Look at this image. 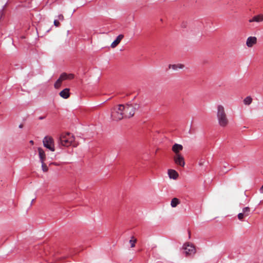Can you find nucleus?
<instances>
[{
    "instance_id": "obj_1",
    "label": "nucleus",
    "mask_w": 263,
    "mask_h": 263,
    "mask_svg": "<svg viewBox=\"0 0 263 263\" xmlns=\"http://www.w3.org/2000/svg\"><path fill=\"white\" fill-rule=\"evenodd\" d=\"M216 116L220 126L225 127L228 125L229 120L225 112L224 108L222 105H218Z\"/></svg>"
},
{
    "instance_id": "obj_2",
    "label": "nucleus",
    "mask_w": 263,
    "mask_h": 263,
    "mask_svg": "<svg viewBox=\"0 0 263 263\" xmlns=\"http://www.w3.org/2000/svg\"><path fill=\"white\" fill-rule=\"evenodd\" d=\"M74 140V136L70 133L62 134L58 139L59 145L64 146H69L71 145Z\"/></svg>"
},
{
    "instance_id": "obj_3",
    "label": "nucleus",
    "mask_w": 263,
    "mask_h": 263,
    "mask_svg": "<svg viewBox=\"0 0 263 263\" xmlns=\"http://www.w3.org/2000/svg\"><path fill=\"white\" fill-rule=\"evenodd\" d=\"M113 120L119 121L124 118V105L120 104L113 108L111 114Z\"/></svg>"
},
{
    "instance_id": "obj_4",
    "label": "nucleus",
    "mask_w": 263,
    "mask_h": 263,
    "mask_svg": "<svg viewBox=\"0 0 263 263\" xmlns=\"http://www.w3.org/2000/svg\"><path fill=\"white\" fill-rule=\"evenodd\" d=\"M139 108V105L135 104L134 105L127 104L124 105V118H129L133 117L135 110Z\"/></svg>"
},
{
    "instance_id": "obj_5",
    "label": "nucleus",
    "mask_w": 263,
    "mask_h": 263,
    "mask_svg": "<svg viewBox=\"0 0 263 263\" xmlns=\"http://www.w3.org/2000/svg\"><path fill=\"white\" fill-rule=\"evenodd\" d=\"M182 249L186 256H191L196 253L195 246L190 242L185 243L182 246Z\"/></svg>"
},
{
    "instance_id": "obj_6",
    "label": "nucleus",
    "mask_w": 263,
    "mask_h": 263,
    "mask_svg": "<svg viewBox=\"0 0 263 263\" xmlns=\"http://www.w3.org/2000/svg\"><path fill=\"white\" fill-rule=\"evenodd\" d=\"M43 143L45 147L52 152L54 151V141L51 137L49 136L45 137L43 139Z\"/></svg>"
},
{
    "instance_id": "obj_7",
    "label": "nucleus",
    "mask_w": 263,
    "mask_h": 263,
    "mask_svg": "<svg viewBox=\"0 0 263 263\" xmlns=\"http://www.w3.org/2000/svg\"><path fill=\"white\" fill-rule=\"evenodd\" d=\"M174 160L176 164L184 167L185 161L183 157L181 154L175 155L174 157Z\"/></svg>"
},
{
    "instance_id": "obj_8",
    "label": "nucleus",
    "mask_w": 263,
    "mask_h": 263,
    "mask_svg": "<svg viewBox=\"0 0 263 263\" xmlns=\"http://www.w3.org/2000/svg\"><path fill=\"white\" fill-rule=\"evenodd\" d=\"M183 149V146L181 144L175 143L172 146V151L175 153V155L180 154L179 152Z\"/></svg>"
},
{
    "instance_id": "obj_9",
    "label": "nucleus",
    "mask_w": 263,
    "mask_h": 263,
    "mask_svg": "<svg viewBox=\"0 0 263 263\" xmlns=\"http://www.w3.org/2000/svg\"><path fill=\"white\" fill-rule=\"evenodd\" d=\"M124 35L123 34L119 35L116 39L111 43V47L112 48H115L121 42V41L123 39Z\"/></svg>"
},
{
    "instance_id": "obj_10",
    "label": "nucleus",
    "mask_w": 263,
    "mask_h": 263,
    "mask_svg": "<svg viewBox=\"0 0 263 263\" xmlns=\"http://www.w3.org/2000/svg\"><path fill=\"white\" fill-rule=\"evenodd\" d=\"M168 175L171 179H176L179 175L178 173L174 170L170 169L168 170Z\"/></svg>"
},
{
    "instance_id": "obj_11",
    "label": "nucleus",
    "mask_w": 263,
    "mask_h": 263,
    "mask_svg": "<svg viewBox=\"0 0 263 263\" xmlns=\"http://www.w3.org/2000/svg\"><path fill=\"white\" fill-rule=\"evenodd\" d=\"M263 21V14H259L257 15L254 16L251 19L249 20L250 23L251 22H261Z\"/></svg>"
},
{
    "instance_id": "obj_12",
    "label": "nucleus",
    "mask_w": 263,
    "mask_h": 263,
    "mask_svg": "<svg viewBox=\"0 0 263 263\" xmlns=\"http://www.w3.org/2000/svg\"><path fill=\"white\" fill-rule=\"evenodd\" d=\"M257 43V38L255 36H249L248 37V47H252Z\"/></svg>"
},
{
    "instance_id": "obj_13",
    "label": "nucleus",
    "mask_w": 263,
    "mask_h": 263,
    "mask_svg": "<svg viewBox=\"0 0 263 263\" xmlns=\"http://www.w3.org/2000/svg\"><path fill=\"white\" fill-rule=\"evenodd\" d=\"M60 96L64 99H67L69 97V89L65 88L60 92Z\"/></svg>"
},
{
    "instance_id": "obj_14",
    "label": "nucleus",
    "mask_w": 263,
    "mask_h": 263,
    "mask_svg": "<svg viewBox=\"0 0 263 263\" xmlns=\"http://www.w3.org/2000/svg\"><path fill=\"white\" fill-rule=\"evenodd\" d=\"M184 67V65L182 64H170L168 65L169 69H173L174 70H177L179 69H182Z\"/></svg>"
},
{
    "instance_id": "obj_15",
    "label": "nucleus",
    "mask_w": 263,
    "mask_h": 263,
    "mask_svg": "<svg viewBox=\"0 0 263 263\" xmlns=\"http://www.w3.org/2000/svg\"><path fill=\"white\" fill-rule=\"evenodd\" d=\"M39 155L41 162H43L44 161L45 158V154L44 150L41 148H38Z\"/></svg>"
},
{
    "instance_id": "obj_16",
    "label": "nucleus",
    "mask_w": 263,
    "mask_h": 263,
    "mask_svg": "<svg viewBox=\"0 0 263 263\" xmlns=\"http://www.w3.org/2000/svg\"><path fill=\"white\" fill-rule=\"evenodd\" d=\"M180 203L179 200L177 198H174L172 199L171 205L172 207L175 208L177 206V205Z\"/></svg>"
},
{
    "instance_id": "obj_17",
    "label": "nucleus",
    "mask_w": 263,
    "mask_h": 263,
    "mask_svg": "<svg viewBox=\"0 0 263 263\" xmlns=\"http://www.w3.org/2000/svg\"><path fill=\"white\" fill-rule=\"evenodd\" d=\"M137 241V239L134 238L133 236L131 238V239L129 240V243L130 244L131 248H134L135 246V243Z\"/></svg>"
},
{
    "instance_id": "obj_18",
    "label": "nucleus",
    "mask_w": 263,
    "mask_h": 263,
    "mask_svg": "<svg viewBox=\"0 0 263 263\" xmlns=\"http://www.w3.org/2000/svg\"><path fill=\"white\" fill-rule=\"evenodd\" d=\"M62 82V80L60 78H59L54 83L55 88H59L61 86Z\"/></svg>"
},
{
    "instance_id": "obj_19",
    "label": "nucleus",
    "mask_w": 263,
    "mask_h": 263,
    "mask_svg": "<svg viewBox=\"0 0 263 263\" xmlns=\"http://www.w3.org/2000/svg\"><path fill=\"white\" fill-rule=\"evenodd\" d=\"M62 81L67 79V74L66 73H63L61 74L59 78Z\"/></svg>"
},
{
    "instance_id": "obj_20",
    "label": "nucleus",
    "mask_w": 263,
    "mask_h": 263,
    "mask_svg": "<svg viewBox=\"0 0 263 263\" xmlns=\"http://www.w3.org/2000/svg\"><path fill=\"white\" fill-rule=\"evenodd\" d=\"M41 163H42V168L43 171L44 172H47L48 168V167L47 166V165L44 163V161Z\"/></svg>"
},
{
    "instance_id": "obj_21",
    "label": "nucleus",
    "mask_w": 263,
    "mask_h": 263,
    "mask_svg": "<svg viewBox=\"0 0 263 263\" xmlns=\"http://www.w3.org/2000/svg\"><path fill=\"white\" fill-rule=\"evenodd\" d=\"M181 28L182 29H185L186 28L187 26V23L186 22H182L181 24Z\"/></svg>"
},
{
    "instance_id": "obj_22",
    "label": "nucleus",
    "mask_w": 263,
    "mask_h": 263,
    "mask_svg": "<svg viewBox=\"0 0 263 263\" xmlns=\"http://www.w3.org/2000/svg\"><path fill=\"white\" fill-rule=\"evenodd\" d=\"M243 216L244 214L243 213H240L238 214V218L239 220H242L243 218Z\"/></svg>"
},
{
    "instance_id": "obj_23",
    "label": "nucleus",
    "mask_w": 263,
    "mask_h": 263,
    "mask_svg": "<svg viewBox=\"0 0 263 263\" xmlns=\"http://www.w3.org/2000/svg\"><path fill=\"white\" fill-rule=\"evenodd\" d=\"M252 102V98L250 96H248V105H250Z\"/></svg>"
},
{
    "instance_id": "obj_24",
    "label": "nucleus",
    "mask_w": 263,
    "mask_h": 263,
    "mask_svg": "<svg viewBox=\"0 0 263 263\" xmlns=\"http://www.w3.org/2000/svg\"><path fill=\"white\" fill-rule=\"evenodd\" d=\"M74 75L73 74H67V79L71 80L73 79Z\"/></svg>"
},
{
    "instance_id": "obj_25",
    "label": "nucleus",
    "mask_w": 263,
    "mask_h": 263,
    "mask_svg": "<svg viewBox=\"0 0 263 263\" xmlns=\"http://www.w3.org/2000/svg\"><path fill=\"white\" fill-rule=\"evenodd\" d=\"M204 162H205V160L201 159V160H200V161L199 162V165H201V166L203 165L204 164Z\"/></svg>"
},
{
    "instance_id": "obj_26",
    "label": "nucleus",
    "mask_w": 263,
    "mask_h": 263,
    "mask_svg": "<svg viewBox=\"0 0 263 263\" xmlns=\"http://www.w3.org/2000/svg\"><path fill=\"white\" fill-rule=\"evenodd\" d=\"M54 25L56 26V27H59L60 26V23L57 20H54Z\"/></svg>"
},
{
    "instance_id": "obj_27",
    "label": "nucleus",
    "mask_w": 263,
    "mask_h": 263,
    "mask_svg": "<svg viewBox=\"0 0 263 263\" xmlns=\"http://www.w3.org/2000/svg\"><path fill=\"white\" fill-rule=\"evenodd\" d=\"M58 18H59V20H62V21L64 20V16L62 14H60L58 16Z\"/></svg>"
},
{
    "instance_id": "obj_28",
    "label": "nucleus",
    "mask_w": 263,
    "mask_h": 263,
    "mask_svg": "<svg viewBox=\"0 0 263 263\" xmlns=\"http://www.w3.org/2000/svg\"><path fill=\"white\" fill-rule=\"evenodd\" d=\"M259 192L260 193H263V185L261 186V187L259 189Z\"/></svg>"
},
{
    "instance_id": "obj_29",
    "label": "nucleus",
    "mask_w": 263,
    "mask_h": 263,
    "mask_svg": "<svg viewBox=\"0 0 263 263\" xmlns=\"http://www.w3.org/2000/svg\"><path fill=\"white\" fill-rule=\"evenodd\" d=\"M243 103L245 105H247V98H245L243 100Z\"/></svg>"
},
{
    "instance_id": "obj_30",
    "label": "nucleus",
    "mask_w": 263,
    "mask_h": 263,
    "mask_svg": "<svg viewBox=\"0 0 263 263\" xmlns=\"http://www.w3.org/2000/svg\"><path fill=\"white\" fill-rule=\"evenodd\" d=\"M23 126V124H21L20 125H19V128H22Z\"/></svg>"
},
{
    "instance_id": "obj_31",
    "label": "nucleus",
    "mask_w": 263,
    "mask_h": 263,
    "mask_svg": "<svg viewBox=\"0 0 263 263\" xmlns=\"http://www.w3.org/2000/svg\"><path fill=\"white\" fill-rule=\"evenodd\" d=\"M246 211H247V207L244 208L243 209V212H245Z\"/></svg>"
},
{
    "instance_id": "obj_32",
    "label": "nucleus",
    "mask_w": 263,
    "mask_h": 263,
    "mask_svg": "<svg viewBox=\"0 0 263 263\" xmlns=\"http://www.w3.org/2000/svg\"><path fill=\"white\" fill-rule=\"evenodd\" d=\"M30 143H31L32 144H33V141L32 140H30Z\"/></svg>"
},
{
    "instance_id": "obj_33",
    "label": "nucleus",
    "mask_w": 263,
    "mask_h": 263,
    "mask_svg": "<svg viewBox=\"0 0 263 263\" xmlns=\"http://www.w3.org/2000/svg\"><path fill=\"white\" fill-rule=\"evenodd\" d=\"M39 119H40V120H42V119H44V117H40V118H39Z\"/></svg>"
},
{
    "instance_id": "obj_34",
    "label": "nucleus",
    "mask_w": 263,
    "mask_h": 263,
    "mask_svg": "<svg viewBox=\"0 0 263 263\" xmlns=\"http://www.w3.org/2000/svg\"><path fill=\"white\" fill-rule=\"evenodd\" d=\"M34 200V199H33L31 201V204H32V202H33V201Z\"/></svg>"
},
{
    "instance_id": "obj_35",
    "label": "nucleus",
    "mask_w": 263,
    "mask_h": 263,
    "mask_svg": "<svg viewBox=\"0 0 263 263\" xmlns=\"http://www.w3.org/2000/svg\"><path fill=\"white\" fill-rule=\"evenodd\" d=\"M247 209H248V211H249V207H248V208H247Z\"/></svg>"
}]
</instances>
